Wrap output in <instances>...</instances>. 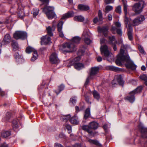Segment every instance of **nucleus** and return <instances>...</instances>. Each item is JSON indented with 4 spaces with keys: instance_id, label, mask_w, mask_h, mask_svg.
<instances>
[{
    "instance_id": "10",
    "label": "nucleus",
    "mask_w": 147,
    "mask_h": 147,
    "mask_svg": "<svg viewBox=\"0 0 147 147\" xmlns=\"http://www.w3.org/2000/svg\"><path fill=\"white\" fill-rule=\"evenodd\" d=\"M122 2L123 4L124 7V10L125 12V22L126 25V27L127 26V24L129 23V18H127L126 16L127 14V5L126 2L124 0H122Z\"/></svg>"
},
{
    "instance_id": "43",
    "label": "nucleus",
    "mask_w": 147,
    "mask_h": 147,
    "mask_svg": "<svg viewBox=\"0 0 147 147\" xmlns=\"http://www.w3.org/2000/svg\"><path fill=\"white\" fill-rule=\"evenodd\" d=\"M70 117L71 116L69 115L63 116L61 117V119L62 120L66 121L69 119Z\"/></svg>"
},
{
    "instance_id": "49",
    "label": "nucleus",
    "mask_w": 147,
    "mask_h": 147,
    "mask_svg": "<svg viewBox=\"0 0 147 147\" xmlns=\"http://www.w3.org/2000/svg\"><path fill=\"white\" fill-rule=\"evenodd\" d=\"M140 78L141 79L144 80V81L147 80V76L145 74L140 75Z\"/></svg>"
},
{
    "instance_id": "29",
    "label": "nucleus",
    "mask_w": 147,
    "mask_h": 147,
    "mask_svg": "<svg viewBox=\"0 0 147 147\" xmlns=\"http://www.w3.org/2000/svg\"><path fill=\"white\" fill-rule=\"evenodd\" d=\"M74 19L76 21L82 22L84 20V18L82 16H75Z\"/></svg>"
},
{
    "instance_id": "41",
    "label": "nucleus",
    "mask_w": 147,
    "mask_h": 147,
    "mask_svg": "<svg viewBox=\"0 0 147 147\" xmlns=\"http://www.w3.org/2000/svg\"><path fill=\"white\" fill-rule=\"evenodd\" d=\"M113 8L112 6L107 5L105 7V10L106 13H108L109 11L112 10Z\"/></svg>"
},
{
    "instance_id": "30",
    "label": "nucleus",
    "mask_w": 147,
    "mask_h": 147,
    "mask_svg": "<svg viewBox=\"0 0 147 147\" xmlns=\"http://www.w3.org/2000/svg\"><path fill=\"white\" fill-rule=\"evenodd\" d=\"M10 135V133L7 131H4L2 132L1 136L4 138H6Z\"/></svg>"
},
{
    "instance_id": "27",
    "label": "nucleus",
    "mask_w": 147,
    "mask_h": 147,
    "mask_svg": "<svg viewBox=\"0 0 147 147\" xmlns=\"http://www.w3.org/2000/svg\"><path fill=\"white\" fill-rule=\"evenodd\" d=\"M90 126L91 129H96L98 128V124L96 122L93 121L90 123Z\"/></svg>"
},
{
    "instance_id": "28",
    "label": "nucleus",
    "mask_w": 147,
    "mask_h": 147,
    "mask_svg": "<svg viewBox=\"0 0 147 147\" xmlns=\"http://www.w3.org/2000/svg\"><path fill=\"white\" fill-rule=\"evenodd\" d=\"M14 57L17 61L20 62L23 60L22 56L17 53H16Z\"/></svg>"
},
{
    "instance_id": "24",
    "label": "nucleus",
    "mask_w": 147,
    "mask_h": 147,
    "mask_svg": "<svg viewBox=\"0 0 147 147\" xmlns=\"http://www.w3.org/2000/svg\"><path fill=\"white\" fill-rule=\"evenodd\" d=\"M70 121L71 123L75 125L78 124L79 122L77 117L75 115L71 118L70 119Z\"/></svg>"
},
{
    "instance_id": "23",
    "label": "nucleus",
    "mask_w": 147,
    "mask_h": 147,
    "mask_svg": "<svg viewBox=\"0 0 147 147\" xmlns=\"http://www.w3.org/2000/svg\"><path fill=\"white\" fill-rule=\"evenodd\" d=\"M74 64V67L76 69L80 70L84 68V66L83 64L80 63H71V64Z\"/></svg>"
},
{
    "instance_id": "3",
    "label": "nucleus",
    "mask_w": 147,
    "mask_h": 147,
    "mask_svg": "<svg viewBox=\"0 0 147 147\" xmlns=\"http://www.w3.org/2000/svg\"><path fill=\"white\" fill-rule=\"evenodd\" d=\"M100 49L101 54L104 55L108 61L113 59V55L109 51L108 47L106 45L101 46Z\"/></svg>"
},
{
    "instance_id": "50",
    "label": "nucleus",
    "mask_w": 147,
    "mask_h": 147,
    "mask_svg": "<svg viewBox=\"0 0 147 147\" xmlns=\"http://www.w3.org/2000/svg\"><path fill=\"white\" fill-rule=\"evenodd\" d=\"M138 49L140 52L141 53L143 54H145V52L144 51L143 47H141V46H140L138 47Z\"/></svg>"
},
{
    "instance_id": "57",
    "label": "nucleus",
    "mask_w": 147,
    "mask_h": 147,
    "mask_svg": "<svg viewBox=\"0 0 147 147\" xmlns=\"http://www.w3.org/2000/svg\"><path fill=\"white\" fill-rule=\"evenodd\" d=\"M117 41H115V43L113 44V49H114V51H116L117 50V47L116 46V44H117Z\"/></svg>"
},
{
    "instance_id": "48",
    "label": "nucleus",
    "mask_w": 147,
    "mask_h": 147,
    "mask_svg": "<svg viewBox=\"0 0 147 147\" xmlns=\"http://www.w3.org/2000/svg\"><path fill=\"white\" fill-rule=\"evenodd\" d=\"M81 59V58L80 56H78V57H77L76 58H75L74 60L72 61L71 63H71H76V62L80 61Z\"/></svg>"
},
{
    "instance_id": "18",
    "label": "nucleus",
    "mask_w": 147,
    "mask_h": 147,
    "mask_svg": "<svg viewBox=\"0 0 147 147\" xmlns=\"http://www.w3.org/2000/svg\"><path fill=\"white\" fill-rule=\"evenodd\" d=\"M82 129L83 130L87 131L91 136H94L95 135L94 133H92V130L90 126V124L89 125H84L82 126Z\"/></svg>"
},
{
    "instance_id": "33",
    "label": "nucleus",
    "mask_w": 147,
    "mask_h": 147,
    "mask_svg": "<svg viewBox=\"0 0 147 147\" xmlns=\"http://www.w3.org/2000/svg\"><path fill=\"white\" fill-rule=\"evenodd\" d=\"M93 94L94 98L98 100L100 98V95L99 93L95 90H94L93 92Z\"/></svg>"
},
{
    "instance_id": "60",
    "label": "nucleus",
    "mask_w": 147,
    "mask_h": 147,
    "mask_svg": "<svg viewBox=\"0 0 147 147\" xmlns=\"http://www.w3.org/2000/svg\"><path fill=\"white\" fill-rule=\"evenodd\" d=\"M0 147H8V146L7 144L4 143L1 145Z\"/></svg>"
},
{
    "instance_id": "47",
    "label": "nucleus",
    "mask_w": 147,
    "mask_h": 147,
    "mask_svg": "<svg viewBox=\"0 0 147 147\" xmlns=\"http://www.w3.org/2000/svg\"><path fill=\"white\" fill-rule=\"evenodd\" d=\"M115 10L116 12L119 13H121V7L119 6L117 7L116 8Z\"/></svg>"
},
{
    "instance_id": "21",
    "label": "nucleus",
    "mask_w": 147,
    "mask_h": 147,
    "mask_svg": "<svg viewBox=\"0 0 147 147\" xmlns=\"http://www.w3.org/2000/svg\"><path fill=\"white\" fill-rule=\"evenodd\" d=\"M74 13L72 11H69L63 15L61 18L62 20H65L74 16Z\"/></svg>"
},
{
    "instance_id": "44",
    "label": "nucleus",
    "mask_w": 147,
    "mask_h": 147,
    "mask_svg": "<svg viewBox=\"0 0 147 147\" xmlns=\"http://www.w3.org/2000/svg\"><path fill=\"white\" fill-rule=\"evenodd\" d=\"M65 126L66 129L68 130V132L69 134H70L71 132V125H69L66 124H65Z\"/></svg>"
},
{
    "instance_id": "7",
    "label": "nucleus",
    "mask_w": 147,
    "mask_h": 147,
    "mask_svg": "<svg viewBox=\"0 0 147 147\" xmlns=\"http://www.w3.org/2000/svg\"><path fill=\"white\" fill-rule=\"evenodd\" d=\"M13 37L16 39L24 40L27 38V33L26 32L21 31H16L13 35Z\"/></svg>"
},
{
    "instance_id": "8",
    "label": "nucleus",
    "mask_w": 147,
    "mask_h": 147,
    "mask_svg": "<svg viewBox=\"0 0 147 147\" xmlns=\"http://www.w3.org/2000/svg\"><path fill=\"white\" fill-rule=\"evenodd\" d=\"M90 37V33L87 30H84L82 34V38L85 43L88 45L91 42V40L89 39Z\"/></svg>"
},
{
    "instance_id": "6",
    "label": "nucleus",
    "mask_w": 147,
    "mask_h": 147,
    "mask_svg": "<svg viewBox=\"0 0 147 147\" xmlns=\"http://www.w3.org/2000/svg\"><path fill=\"white\" fill-rule=\"evenodd\" d=\"M144 6V1L135 3L132 7V9L137 14H139L142 11Z\"/></svg>"
},
{
    "instance_id": "45",
    "label": "nucleus",
    "mask_w": 147,
    "mask_h": 147,
    "mask_svg": "<svg viewBox=\"0 0 147 147\" xmlns=\"http://www.w3.org/2000/svg\"><path fill=\"white\" fill-rule=\"evenodd\" d=\"M109 39L110 41V42L112 43V44H113V42H114V43H115V41H117L115 40V37L114 36H111L109 37Z\"/></svg>"
},
{
    "instance_id": "37",
    "label": "nucleus",
    "mask_w": 147,
    "mask_h": 147,
    "mask_svg": "<svg viewBox=\"0 0 147 147\" xmlns=\"http://www.w3.org/2000/svg\"><path fill=\"white\" fill-rule=\"evenodd\" d=\"M65 87L64 86L63 84H61L58 87V90L56 91L55 92L57 95L62 90H63Z\"/></svg>"
},
{
    "instance_id": "31",
    "label": "nucleus",
    "mask_w": 147,
    "mask_h": 147,
    "mask_svg": "<svg viewBox=\"0 0 147 147\" xmlns=\"http://www.w3.org/2000/svg\"><path fill=\"white\" fill-rule=\"evenodd\" d=\"M10 117V112H7L3 118V120L4 121H8Z\"/></svg>"
},
{
    "instance_id": "35",
    "label": "nucleus",
    "mask_w": 147,
    "mask_h": 147,
    "mask_svg": "<svg viewBox=\"0 0 147 147\" xmlns=\"http://www.w3.org/2000/svg\"><path fill=\"white\" fill-rule=\"evenodd\" d=\"M13 127L14 130H16L18 128V125L17 121L16 120H15L12 121Z\"/></svg>"
},
{
    "instance_id": "25",
    "label": "nucleus",
    "mask_w": 147,
    "mask_h": 147,
    "mask_svg": "<svg viewBox=\"0 0 147 147\" xmlns=\"http://www.w3.org/2000/svg\"><path fill=\"white\" fill-rule=\"evenodd\" d=\"M11 46L13 51H16L19 49V46L18 43L14 40L12 41Z\"/></svg>"
},
{
    "instance_id": "58",
    "label": "nucleus",
    "mask_w": 147,
    "mask_h": 147,
    "mask_svg": "<svg viewBox=\"0 0 147 147\" xmlns=\"http://www.w3.org/2000/svg\"><path fill=\"white\" fill-rule=\"evenodd\" d=\"M40 1H42L43 3H45L46 4H47L49 3V0H40Z\"/></svg>"
},
{
    "instance_id": "32",
    "label": "nucleus",
    "mask_w": 147,
    "mask_h": 147,
    "mask_svg": "<svg viewBox=\"0 0 147 147\" xmlns=\"http://www.w3.org/2000/svg\"><path fill=\"white\" fill-rule=\"evenodd\" d=\"M90 114V109L89 108H87L85 111V114L84 117L85 119H86L89 116Z\"/></svg>"
},
{
    "instance_id": "2",
    "label": "nucleus",
    "mask_w": 147,
    "mask_h": 147,
    "mask_svg": "<svg viewBox=\"0 0 147 147\" xmlns=\"http://www.w3.org/2000/svg\"><path fill=\"white\" fill-rule=\"evenodd\" d=\"M80 38L78 36L73 38L70 42L63 44L60 48V50L63 53L72 52L75 50L76 44L79 43Z\"/></svg>"
},
{
    "instance_id": "20",
    "label": "nucleus",
    "mask_w": 147,
    "mask_h": 147,
    "mask_svg": "<svg viewBox=\"0 0 147 147\" xmlns=\"http://www.w3.org/2000/svg\"><path fill=\"white\" fill-rule=\"evenodd\" d=\"M10 35L7 34L4 36L3 39V42L5 44H8L12 41Z\"/></svg>"
},
{
    "instance_id": "5",
    "label": "nucleus",
    "mask_w": 147,
    "mask_h": 147,
    "mask_svg": "<svg viewBox=\"0 0 147 147\" xmlns=\"http://www.w3.org/2000/svg\"><path fill=\"white\" fill-rule=\"evenodd\" d=\"M142 89V86L138 87L136 89L131 92L129 93V95L125 97V99L128 100L131 102H133L135 100L134 94L141 92Z\"/></svg>"
},
{
    "instance_id": "15",
    "label": "nucleus",
    "mask_w": 147,
    "mask_h": 147,
    "mask_svg": "<svg viewBox=\"0 0 147 147\" xmlns=\"http://www.w3.org/2000/svg\"><path fill=\"white\" fill-rule=\"evenodd\" d=\"M138 128L142 133V137L143 138L147 137V129L145 128L141 124L139 125Z\"/></svg>"
},
{
    "instance_id": "42",
    "label": "nucleus",
    "mask_w": 147,
    "mask_h": 147,
    "mask_svg": "<svg viewBox=\"0 0 147 147\" xmlns=\"http://www.w3.org/2000/svg\"><path fill=\"white\" fill-rule=\"evenodd\" d=\"M39 13V9L37 8L33 9L32 11V14L34 17H36Z\"/></svg>"
},
{
    "instance_id": "38",
    "label": "nucleus",
    "mask_w": 147,
    "mask_h": 147,
    "mask_svg": "<svg viewBox=\"0 0 147 147\" xmlns=\"http://www.w3.org/2000/svg\"><path fill=\"white\" fill-rule=\"evenodd\" d=\"M18 16L21 19L23 18L24 16V13L23 9L19 11L18 12Z\"/></svg>"
},
{
    "instance_id": "63",
    "label": "nucleus",
    "mask_w": 147,
    "mask_h": 147,
    "mask_svg": "<svg viewBox=\"0 0 147 147\" xmlns=\"http://www.w3.org/2000/svg\"><path fill=\"white\" fill-rule=\"evenodd\" d=\"M97 60L98 62H100L102 60V58L101 57H98L97 58Z\"/></svg>"
},
{
    "instance_id": "14",
    "label": "nucleus",
    "mask_w": 147,
    "mask_h": 147,
    "mask_svg": "<svg viewBox=\"0 0 147 147\" xmlns=\"http://www.w3.org/2000/svg\"><path fill=\"white\" fill-rule=\"evenodd\" d=\"M98 32L99 33H102L104 36H106L108 32V28L107 27H98Z\"/></svg>"
},
{
    "instance_id": "54",
    "label": "nucleus",
    "mask_w": 147,
    "mask_h": 147,
    "mask_svg": "<svg viewBox=\"0 0 147 147\" xmlns=\"http://www.w3.org/2000/svg\"><path fill=\"white\" fill-rule=\"evenodd\" d=\"M117 33L120 35H121L122 34V31L121 29H117Z\"/></svg>"
},
{
    "instance_id": "59",
    "label": "nucleus",
    "mask_w": 147,
    "mask_h": 147,
    "mask_svg": "<svg viewBox=\"0 0 147 147\" xmlns=\"http://www.w3.org/2000/svg\"><path fill=\"white\" fill-rule=\"evenodd\" d=\"M93 21L94 23H96L98 21V19L97 17H96L95 18H94L93 20Z\"/></svg>"
},
{
    "instance_id": "53",
    "label": "nucleus",
    "mask_w": 147,
    "mask_h": 147,
    "mask_svg": "<svg viewBox=\"0 0 147 147\" xmlns=\"http://www.w3.org/2000/svg\"><path fill=\"white\" fill-rule=\"evenodd\" d=\"M114 0H105V2L106 4L113 3Z\"/></svg>"
},
{
    "instance_id": "40",
    "label": "nucleus",
    "mask_w": 147,
    "mask_h": 147,
    "mask_svg": "<svg viewBox=\"0 0 147 147\" xmlns=\"http://www.w3.org/2000/svg\"><path fill=\"white\" fill-rule=\"evenodd\" d=\"M89 142L91 144H94L96 145H100V144L96 140L90 139L88 140Z\"/></svg>"
},
{
    "instance_id": "56",
    "label": "nucleus",
    "mask_w": 147,
    "mask_h": 147,
    "mask_svg": "<svg viewBox=\"0 0 147 147\" xmlns=\"http://www.w3.org/2000/svg\"><path fill=\"white\" fill-rule=\"evenodd\" d=\"M115 25L118 28H119L121 26V24L120 23L118 22H116L115 23Z\"/></svg>"
},
{
    "instance_id": "17",
    "label": "nucleus",
    "mask_w": 147,
    "mask_h": 147,
    "mask_svg": "<svg viewBox=\"0 0 147 147\" xmlns=\"http://www.w3.org/2000/svg\"><path fill=\"white\" fill-rule=\"evenodd\" d=\"M99 68L98 67H94L91 68L89 76L92 77L98 72Z\"/></svg>"
},
{
    "instance_id": "61",
    "label": "nucleus",
    "mask_w": 147,
    "mask_h": 147,
    "mask_svg": "<svg viewBox=\"0 0 147 147\" xmlns=\"http://www.w3.org/2000/svg\"><path fill=\"white\" fill-rule=\"evenodd\" d=\"M55 147H63V146L61 144L58 143L55 144Z\"/></svg>"
},
{
    "instance_id": "19",
    "label": "nucleus",
    "mask_w": 147,
    "mask_h": 147,
    "mask_svg": "<svg viewBox=\"0 0 147 147\" xmlns=\"http://www.w3.org/2000/svg\"><path fill=\"white\" fill-rule=\"evenodd\" d=\"M55 26H49L46 28V30L47 31V35L50 36H53V32L55 31Z\"/></svg>"
},
{
    "instance_id": "1",
    "label": "nucleus",
    "mask_w": 147,
    "mask_h": 147,
    "mask_svg": "<svg viewBox=\"0 0 147 147\" xmlns=\"http://www.w3.org/2000/svg\"><path fill=\"white\" fill-rule=\"evenodd\" d=\"M123 48L126 49L125 46L123 45L120 49V52L117 56V58L116 60V63L119 65H121L123 63H125L126 67L132 70L136 69V66L130 59L128 55L125 56L124 55V50Z\"/></svg>"
},
{
    "instance_id": "62",
    "label": "nucleus",
    "mask_w": 147,
    "mask_h": 147,
    "mask_svg": "<svg viewBox=\"0 0 147 147\" xmlns=\"http://www.w3.org/2000/svg\"><path fill=\"white\" fill-rule=\"evenodd\" d=\"M0 94L1 96H3L5 95L4 92L1 90V89L0 88Z\"/></svg>"
},
{
    "instance_id": "39",
    "label": "nucleus",
    "mask_w": 147,
    "mask_h": 147,
    "mask_svg": "<svg viewBox=\"0 0 147 147\" xmlns=\"http://www.w3.org/2000/svg\"><path fill=\"white\" fill-rule=\"evenodd\" d=\"M109 68L110 70L114 71H120V69L119 68L113 66H110L109 67Z\"/></svg>"
},
{
    "instance_id": "13",
    "label": "nucleus",
    "mask_w": 147,
    "mask_h": 147,
    "mask_svg": "<svg viewBox=\"0 0 147 147\" xmlns=\"http://www.w3.org/2000/svg\"><path fill=\"white\" fill-rule=\"evenodd\" d=\"M63 24V22L62 21H61L59 22L57 25V30L59 36L62 38L64 37V35L62 31V26Z\"/></svg>"
},
{
    "instance_id": "12",
    "label": "nucleus",
    "mask_w": 147,
    "mask_h": 147,
    "mask_svg": "<svg viewBox=\"0 0 147 147\" xmlns=\"http://www.w3.org/2000/svg\"><path fill=\"white\" fill-rule=\"evenodd\" d=\"M50 60L52 64H56L60 61L57 54L55 53H53L51 54L50 57Z\"/></svg>"
},
{
    "instance_id": "11",
    "label": "nucleus",
    "mask_w": 147,
    "mask_h": 147,
    "mask_svg": "<svg viewBox=\"0 0 147 147\" xmlns=\"http://www.w3.org/2000/svg\"><path fill=\"white\" fill-rule=\"evenodd\" d=\"M41 43L42 45H47L51 42L50 36L47 35L41 38Z\"/></svg>"
},
{
    "instance_id": "51",
    "label": "nucleus",
    "mask_w": 147,
    "mask_h": 147,
    "mask_svg": "<svg viewBox=\"0 0 147 147\" xmlns=\"http://www.w3.org/2000/svg\"><path fill=\"white\" fill-rule=\"evenodd\" d=\"M70 101L73 104H75L76 102V100L75 97L71 98L70 99Z\"/></svg>"
},
{
    "instance_id": "46",
    "label": "nucleus",
    "mask_w": 147,
    "mask_h": 147,
    "mask_svg": "<svg viewBox=\"0 0 147 147\" xmlns=\"http://www.w3.org/2000/svg\"><path fill=\"white\" fill-rule=\"evenodd\" d=\"M93 78V77H91L90 76H89L87 78L86 82L85 83V84H84V86L85 87H86L87 86L88 84L89 83V80L90 79H92Z\"/></svg>"
},
{
    "instance_id": "64",
    "label": "nucleus",
    "mask_w": 147,
    "mask_h": 147,
    "mask_svg": "<svg viewBox=\"0 0 147 147\" xmlns=\"http://www.w3.org/2000/svg\"><path fill=\"white\" fill-rule=\"evenodd\" d=\"M108 19L109 20H112V15L111 14H109L108 16Z\"/></svg>"
},
{
    "instance_id": "9",
    "label": "nucleus",
    "mask_w": 147,
    "mask_h": 147,
    "mask_svg": "<svg viewBox=\"0 0 147 147\" xmlns=\"http://www.w3.org/2000/svg\"><path fill=\"white\" fill-rule=\"evenodd\" d=\"M145 20L144 16H140L133 20L132 24L134 26H136L141 24Z\"/></svg>"
},
{
    "instance_id": "4",
    "label": "nucleus",
    "mask_w": 147,
    "mask_h": 147,
    "mask_svg": "<svg viewBox=\"0 0 147 147\" xmlns=\"http://www.w3.org/2000/svg\"><path fill=\"white\" fill-rule=\"evenodd\" d=\"M54 8L52 6H47L43 9V11L46 14L49 19H51L56 17L54 11Z\"/></svg>"
},
{
    "instance_id": "55",
    "label": "nucleus",
    "mask_w": 147,
    "mask_h": 147,
    "mask_svg": "<svg viewBox=\"0 0 147 147\" xmlns=\"http://www.w3.org/2000/svg\"><path fill=\"white\" fill-rule=\"evenodd\" d=\"M116 28L115 26H112L111 29V30L113 34H115V31L116 30Z\"/></svg>"
},
{
    "instance_id": "22",
    "label": "nucleus",
    "mask_w": 147,
    "mask_h": 147,
    "mask_svg": "<svg viewBox=\"0 0 147 147\" xmlns=\"http://www.w3.org/2000/svg\"><path fill=\"white\" fill-rule=\"evenodd\" d=\"M114 79L116 80L120 85H123L124 82L122 80V76L121 75H116L114 77Z\"/></svg>"
},
{
    "instance_id": "52",
    "label": "nucleus",
    "mask_w": 147,
    "mask_h": 147,
    "mask_svg": "<svg viewBox=\"0 0 147 147\" xmlns=\"http://www.w3.org/2000/svg\"><path fill=\"white\" fill-rule=\"evenodd\" d=\"M98 16L99 20L101 21L102 20V13L100 10H99L98 11Z\"/></svg>"
},
{
    "instance_id": "36",
    "label": "nucleus",
    "mask_w": 147,
    "mask_h": 147,
    "mask_svg": "<svg viewBox=\"0 0 147 147\" xmlns=\"http://www.w3.org/2000/svg\"><path fill=\"white\" fill-rule=\"evenodd\" d=\"M33 53V57L31 59V60L32 61H34L38 57L37 53L36 50L34 51Z\"/></svg>"
},
{
    "instance_id": "26",
    "label": "nucleus",
    "mask_w": 147,
    "mask_h": 147,
    "mask_svg": "<svg viewBox=\"0 0 147 147\" xmlns=\"http://www.w3.org/2000/svg\"><path fill=\"white\" fill-rule=\"evenodd\" d=\"M78 9L82 11H87L90 9L89 7L86 5L80 4L78 6Z\"/></svg>"
},
{
    "instance_id": "16",
    "label": "nucleus",
    "mask_w": 147,
    "mask_h": 147,
    "mask_svg": "<svg viewBox=\"0 0 147 147\" xmlns=\"http://www.w3.org/2000/svg\"><path fill=\"white\" fill-rule=\"evenodd\" d=\"M127 35L129 39L131 40L133 39L132 32L133 29L131 26L128 24L127 26Z\"/></svg>"
},
{
    "instance_id": "34",
    "label": "nucleus",
    "mask_w": 147,
    "mask_h": 147,
    "mask_svg": "<svg viewBox=\"0 0 147 147\" xmlns=\"http://www.w3.org/2000/svg\"><path fill=\"white\" fill-rule=\"evenodd\" d=\"M34 49L30 47H27L26 49V52L28 53H30L31 52H34V51H36Z\"/></svg>"
}]
</instances>
